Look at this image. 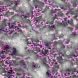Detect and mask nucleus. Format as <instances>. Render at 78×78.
I'll return each instance as SVG.
<instances>
[{
	"label": "nucleus",
	"mask_w": 78,
	"mask_h": 78,
	"mask_svg": "<svg viewBox=\"0 0 78 78\" xmlns=\"http://www.w3.org/2000/svg\"><path fill=\"white\" fill-rule=\"evenodd\" d=\"M76 51H78V49H77L75 51L76 54H74L75 53V52L73 53H71L69 56H67L68 58H71L72 56H78V53L76 52Z\"/></svg>",
	"instance_id": "3"
},
{
	"label": "nucleus",
	"mask_w": 78,
	"mask_h": 78,
	"mask_svg": "<svg viewBox=\"0 0 78 78\" xmlns=\"http://www.w3.org/2000/svg\"><path fill=\"white\" fill-rule=\"evenodd\" d=\"M27 44H31V43H27Z\"/></svg>",
	"instance_id": "44"
},
{
	"label": "nucleus",
	"mask_w": 78,
	"mask_h": 78,
	"mask_svg": "<svg viewBox=\"0 0 78 78\" xmlns=\"http://www.w3.org/2000/svg\"><path fill=\"white\" fill-rule=\"evenodd\" d=\"M24 18H27V17H28V16H24Z\"/></svg>",
	"instance_id": "32"
},
{
	"label": "nucleus",
	"mask_w": 78,
	"mask_h": 78,
	"mask_svg": "<svg viewBox=\"0 0 78 78\" xmlns=\"http://www.w3.org/2000/svg\"><path fill=\"white\" fill-rule=\"evenodd\" d=\"M57 16L55 15V17L54 18V19H56V17H57Z\"/></svg>",
	"instance_id": "40"
},
{
	"label": "nucleus",
	"mask_w": 78,
	"mask_h": 78,
	"mask_svg": "<svg viewBox=\"0 0 78 78\" xmlns=\"http://www.w3.org/2000/svg\"><path fill=\"white\" fill-rule=\"evenodd\" d=\"M67 20V18H66L64 19V21L65 23H64L63 24L61 23H60L59 24L60 25H64V26H66L67 25V22L66 21Z\"/></svg>",
	"instance_id": "5"
},
{
	"label": "nucleus",
	"mask_w": 78,
	"mask_h": 78,
	"mask_svg": "<svg viewBox=\"0 0 78 78\" xmlns=\"http://www.w3.org/2000/svg\"><path fill=\"white\" fill-rule=\"evenodd\" d=\"M59 55H60V56H64V55L62 54V53H61V52H59Z\"/></svg>",
	"instance_id": "18"
},
{
	"label": "nucleus",
	"mask_w": 78,
	"mask_h": 78,
	"mask_svg": "<svg viewBox=\"0 0 78 78\" xmlns=\"http://www.w3.org/2000/svg\"><path fill=\"white\" fill-rule=\"evenodd\" d=\"M4 50H5L6 51H0V55L1 54H3L5 53V54H7L8 51H12V55L14 56H17L18 55V52L16 50V49L14 48H11L8 45H5Z\"/></svg>",
	"instance_id": "1"
},
{
	"label": "nucleus",
	"mask_w": 78,
	"mask_h": 78,
	"mask_svg": "<svg viewBox=\"0 0 78 78\" xmlns=\"http://www.w3.org/2000/svg\"><path fill=\"white\" fill-rule=\"evenodd\" d=\"M76 21H77V20H78L77 19H76Z\"/></svg>",
	"instance_id": "51"
},
{
	"label": "nucleus",
	"mask_w": 78,
	"mask_h": 78,
	"mask_svg": "<svg viewBox=\"0 0 78 78\" xmlns=\"http://www.w3.org/2000/svg\"><path fill=\"white\" fill-rule=\"evenodd\" d=\"M2 62V61H0V63H1V62Z\"/></svg>",
	"instance_id": "48"
},
{
	"label": "nucleus",
	"mask_w": 78,
	"mask_h": 78,
	"mask_svg": "<svg viewBox=\"0 0 78 78\" xmlns=\"http://www.w3.org/2000/svg\"><path fill=\"white\" fill-rule=\"evenodd\" d=\"M11 4H12V2Z\"/></svg>",
	"instance_id": "52"
},
{
	"label": "nucleus",
	"mask_w": 78,
	"mask_h": 78,
	"mask_svg": "<svg viewBox=\"0 0 78 78\" xmlns=\"http://www.w3.org/2000/svg\"><path fill=\"white\" fill-rule=\"evenodd\" d=\"M12 70H10V72H9V74H11L12 73Z\"/></svg>",
	"instance_id": "23"
},
{
	"label": "nucleus",
	"mask_w": 78,
	"mask_h": 78,
	"mask_svg": "<svg viewBox=\"0 0 78 78\" xmlns=\"http://www.w3.org/2000/svg\"><path fill=\"white\" fill-rule=\"evenodd\" d=\"M76 78V76L75 75L73 76V78Z\"/></svg>",
	"instance_id": "31"
},
{
	"label": "nucleus",
	"mask_w": 78,
	"mask_h": 78,
	"mask_svg": "<svg viewBox=\"0 0 78 78\" xmlns=\"http://www.w3.org/2000/svg\"><path fill=\"white\" fill-rule=\"evenodd\" d=\"M6 19H4L3 21V24L0 26V31H6L7 29L5 28V26H6Z\"/></svg>",
	"instance_id": "2"
},
{
	"label": "nucleus",
	"mask_w": 78,
	"mask_h": 78,
	"mask_svg": "<svg viewBox=\"0 0 78 78\" xmlns=\"http://www.w3.org/2000/svg\"><path fill=\"white\" fill-rule=\"evenodd\" d=\"M27 78H29V77H27Z\"/></svg>",
	"instance_id": "62"
},
{
	"label": "nucleus",
	"mask_w": 78,
	"mask_h": 78,
	"mask_svg": "<svg viewBox=\"0 0 78 78\" xmlns=\"http://www.w3.org/2000/svg\"><path fill=\"white\" fill-rule=\"evenodd\" d=\"M77 2V3H78V2Z\"/></svg>",
	"instance_id": "63"
},
{
	"label": "nucleus",
	"mask_w": 78,
	"mask_h": 78,
	"mask_svg": "<svg viewBox=\"0 0 78 78\" xmlns=\"http://www.w3.org/2000/svg\"><path fill=\"white\" fill-rule=\"evenodd\" d=\"M17 75H20V73H17Z\"/></svg>",
	"instance_id": "34"
},
{
	"label": "nucleus",
	"mask_w": 78,
	"mask_h": 78,
	"mask_svg": "<svg viewBox=\"0 0 78 78\" xmlns=\"http://www.w3.org/2000/svg\"><path fill=\"white\" fill-rule=\"evenodd\" d=\"M17 71H21L22 70V69L21 68H19L18 69H16Z\"/></svg>",
	"instance_id": "19"
},
{
	"label": "nucleus",
	"mask_w": 78,
	"mask_h": 78,
	"mask_svg": "<svg viewBox=\"0 0 78 78\" xmlns=\"http://www.w3.org/2000/svg\"><path fill=\"white\" fill-rule=\"evenodd\" d=\"M68 22L69 24H70L71 25H73V20H71V21L69 20Z\"/></svg>",
	"instance_id": "10"
},
{
	"label": "nucleus",
	"mask_w": 78,
	"mask_h": 78,
	"mask_svg": "<svg viewBox=\"0 0 78 78\" xmlns=\"http://www.w3.org/2000/svg\"><path fill=\"white\" fill-rule=\"evenodd\" d=\"M20 32H21V31H22V30H20Z\"/></svg>",
	"instance_id": "47"
},
{
	"label": "nucleus",
	"mask_w": 78,
	"mask_h": 78,
	"mask_svg": "<svg viewBox=\"0 0 78 78\" xmlns=\"http://www.w3.org/2000/svg\"><path fill=\"white\" fill-rule=\"evenodd\" d=\"M62 48H64L65 47V46L64 45L62 44Z\"/></svg>",
	"instance_id": "27"
},
{
	"label": "nucleus",
	"mask_w": 78,
	"mask_h": 78,
	"mask_svg": "<svg viewBox=\"0 0 78 78\" xmlns=\"http://www.w3.org/2000/svg\"><path fill=\"white\" fill-rule=\"evenodd\" d=\"M32 51V53H33V51Z\"/></svg>",
	"instance_id": "53"
},
{
	"label": "nucleus",
	"mask_w": 78,
	"mask_h": 78,
	"mask_svg": "<svg viewBox=\"0 0 78 78\" xmlns=\"http://www.w3.org/2000/svg\"><path fill=\"white\" fill-rule=\"evenodd\" d=\"M71 14L72 15H73V14H74V13H73V12H71Z\"/></svg>",
	"instance_id": "38"
},
{
	"label": "nucleus",
	"mask_w": 78,
	"mask_h": 78,
	"mask_svg": "<svg viewBox=\"0 0 78 78\" xmlns=\"http://www.w3.org/2000/svg\"><path fill=\"white\" fill-rule=\"evenodd\" d=\"M45 45L46 47H47L49 49H50V47H49V44L48 43H46L45 44Z\"/></svg>",
	"instance_id": "15"
},
{
	"label": "nucleus",
	"mask_w": 78,
	"mask_h": 78,
	"mask_svg": "<svg viewBox=\"0 0 78 78\" xmlns=\"http://www.w3.org/2000/svg\"><path fill=\"white\" fill-rule=\"evenodd\" d=\"M16 5H17V3L16 2V5H15V6H16Z\"/></svg>",
	"instance_id": "39"
},
{
	"label": "nucleus",
	"mask_w": 78,
	"mask_h": 78,
	"mask_svg": "<svg viewBox=\"0 0 78 78\" xmlns=\"http://www.w3.org/2000/svg\"><path fill=\"white\" fill-rule=\"evenodd\" d=\"M69 11H72V9H69Z\"/></svg>",
	"instance_id": "45"
},
{
	"label": "nucleus",
	"mask_w": 78,
	"mask_h": 78,
	"mask_svg": "<svg viewBox=\"0 0 78 78\" xmlns=\"http://www.w3.org/2000/svg\"><path fill=\"white\" fill-rule=\"evenodd\" d=\"M19 64H22L23 65H25V63H24L23 61H21L20 62Z\"/></svg>",
	"instance_id": "14"
},
{
	"label": "nucleus",
	"mask_w": 78,
	"mask_h": 78,
	"mask_svg": "<svg viewBox=\"0 0 78 78\" xmlns=\"http://www.w3.org/2000/svg\"><path fill=\"white\" fill-rule=\"evenodd\" d=\"M38 51H40V50H39Z\"/></svg>",
	"instance_id": "57"
},
{
	"label": "nucleus",
	"mask_w": 78,
	"mask_h": 78,
	"mask_svg": "<svg viewBox=\"0 0 78 78\" xmlns=\"http://www.w3.org/2000/svg\"><path fill=\"white\" fill-rule=\"evenodd\" d=\"M13 10H15V9H16V7H13Z\"/></svg>",
	"instance_id": "30"
},
{
	"label": "nucleus",
	"mask_w": 78,
	"mask_h": 78,
	"mask_svg": "<svg viewBox=\"0 0 78 78\" xmlns=\"http://www.w3.org/2000/svg\"><path fill=\"white\" fill-rule=\"evenodd\" d=\"M31 46H32V47L33 46V45H31Z\"/></svg>",
	"instance_id": "58"
},
{
	"label": "nucleus",
	"mask_w": 78,
	"mask_h": 78,
	"mask_svg": "<svg viewBox=\"0 0 78 78\" xmlns=\"http://www.w3.org/2000/svg\"><path fill=\"white\" fill-rule=\"evenodd\" d=\"M54 67L56 69H59V66L56 62L55 63V66H54Z\"/></svg>",
	"instance_id": "8"
},
{
	"label": "nucleus",
	"mask_w": 78,
	"mask_h": 78,
	"mask_svg": "<svg viewBox=\"0 0 78 78\" xmlns=\"http://www.w3.org/2000/svg\"><path fill=\"white\" fill-rule=\"evenodd\" d=\"M62 37L61 36L60 37Z\"/></svg>",
	"instance_id": "56"
},
{
	"label": "nucleus",
	"mask_w": 78,
	"mask_h": 78,
	"mask_svg": "<svg viewBox=\"0 0 78 78\" xmlns=\"http://www.w3.org/2000/svg\"><path fill=\"white\" fill-rule=\"evenodd\" d=\"M26 67V66H25V67H24L25 68Z\"/></svg>",
	"instance_id": "54"
},
{
	"label": "nucleus",
	"mask_w": 78,
	"mask_h": 78,
	"mask_svg": "<svg viewBox=\"0 0 78 78\" xmlns=\"http://www.w3.org/2000/svg\"><path fill=\"white\" fill-rule=\"evenodd\" d=\"M2 58L3 59L5 58V55H4V56H2Z\"/></svg>",
	"instance_id": "28"
},
{
	"label": "nucleus",
	"mask_w": 78,
	"mask_h": 78,
	"mask_svg": "<svg viewBox=\"0 0 78 78\" xmlns=\"http://www.w3.org/2000/svg\"><path fill=\"white\" fill-rule=\"evenodd\" d=\"M55 11H54L53 10H52V11H51V12H54V13H55Z\"/></svg>",
	"instance_id": "33"
},
{
	"label": "nucleus",
	"mask_w": 78,
	"mask_h": 78,
	"mask_svg": "<svg viewBox=\"0 0 78 78\" xmlns=\"http://www.w3.org/2000/svg\"><path fill=\"white\" fill-rule=\"evenodd\" d=\"M78 14L75 15V16L74 17V18L75 19L76 18V17H77V16H78Z\"/></svg>",
	"instance_id": "24"
},
{
	"label": "nucleus",
	"mask_w": 78,
	"mask_h": 78,
	"mask_svg": "<svg viewBox=\"0 0 78 78\" xmlns=\"http://www.w3.org/2000/svg\"><path fill=\"white\" fill-rule=\"evenodd\" d=\"M42 53L43 54H44V55L46 56V55H48V51L45 50L44 51H42Z\"/></svg>",
	"instance_id": "6"
},
{
	"label": "nucleus",
	"mask_w": 78,
	"mask_h": 78,
	"mask_svg": "<svg viewBox=\"0 0 78 78\" xmlns=\"http://www.w3.org/2000/svg\"><path fill=\"white\" fill-rule=\"evenodd\" d=\"M19 26V27H20V24H18Z\"/></svg>",
	"instance_id": "49"
},
{
	"label": "nucleus",
	"mask_w": 78,
	"mask_h": 78,
	"mask_svg": "<svg viewBox=\"0 0 78 78\" xmlns=\"http://www.w3.org/2000/svg\"><path fill=\"white\" fill-rule=\"evenodd\" d=\"M52 72H55V68H54L52 70Z\"/></svg>",
	"instance_id": "26"
},
{
	"label": "nucleus",
	"mask_w": 78,
	"mask_h": 78,
	"mask_svg": "<svg viewBox=\"0 0 78 78\" xmlns=\"http://www.w3.org/2000/svg\"><path fill=\"white\" fill-rule=\"evenodd\" d=\"M8 25L9 26V28L10 29H11V28H14V26L12 25V27H11V26H10V23H8Z\"/></svg>",
	"instance_id": "11"
},
{
	"label": "nucleus",
	"mask_w": 78,
	"mask_h": 78,
	"mask_svg": "<svg viewBox=\"0 0 78 78\" xmlns=\"http://www.w3.org/2000/svg\"><path fill=\"white\" fill-rule=\"evenodd\" d=\"M62 9H64V8H62Z\"/></svg>",
	"instance_id": "59"
},
{
	"label": "nucleus",
	"mask_w": 78,
	"mask_h": 78,
	"mask_svg": "<svg viewBox=\"0 0 78 78\" xmlns=\"http://www.w3.org/2000/svg\"><path fill=\"white\" fill-rule=\"evenodd\" d=\"M37 1H36V0H34V2H36Z\"/></svg>",
	"instance_id": "43"
},
{
	"label": "nucleus",
	"mask_w": 78,
	"mask_h": 78,
	"mask_svg": "<svg viewBox=\"0 0 78 78\" xmlns=\"http://www.w3.org/2000/svg\"><path fill=\"white\" fill-rule=\"evenodd\" d=\"M69 14V13L67 12V13L66 15H68V14Z\"/></svg>",
	"instance_id": "41"
},
{
	"label": "nucleus",
	"mask_w": 78,
	"mask_h": 78,
	"mask_svg": "<svg viewBox=\"0 0 78 78\" xmlns=\"http://www.w3.org/2000/svg\"><path fill=\"white\" fill-rule=\"evenodd\" d=\"M49 28L50 30H55V26L53 25L52 26H50Z\"/></svg>",
	"instance_id": "9"
},
{
	"label": "nucleus",
	"mask_w": 78,
	"mask_h": 78,
	"mask_svg": "<svg viewBox=\"0 0 78 78\" xmlns=\"http://www.w3.org/2000/svg\"><path fill=\"white\" fill-rule=\"evenodd\" d=\"M61 43H62V41H59L58 42H55V44H61Z\"/></svg>",
	"instance_id": "17"
},
{
	"label": "nucleus",
	"mask_w": 78,
	"mask_h": 78,
	"mask_svg": "<svg viewBox=\"0 0 78 78\" xmlns=\"http://www.w3.org/2000/svg\"><path fill=\"white\" fill-rule=\"evenodd\" d=\"M36 67H37V66L35 65H33V68L34 69H35V68H36Z\"/></svg>",
	"instance_id": "20"
},
{
	"label": "nucleus",
	"mask_w": 78,
	"mask_h": 78,
	"mask_svg": "<svg viewBox=\"0 0 78 78\" xmlns=\"http://www.w3.org/2000/svg\"><path fill=\"white\" fill-rule=\"evenodd\" d=\"M53 62H55V61H56L55 60H53Z\"/></svg>",
	"instance_id": "37"
},
{
	"label": "nucleus",
	"mask_w": 78,
	"mask_h": 78,
	"mask_svg": "<svg viewBox=\"0 0 78 78\" xmlns=\"http://www.w3.org/2000/svg\"><path fill=\"white\" fill-rule=\"evenodd\" d=\"M70 71H72V72L73 73V71L71 69H67V72L68 73V75H70V73H69Z\"/></svg>",
	"instance_id": "13"
},
{
	"label": "nucleus",
	"mask_w": 78,
	"mask_h": 78,
	"mask_svg": "<svg viewBox=\"0 0 78 78\" xmlns=\"http://www.w3.org/2000/svg\"><path fill=\"white\" fill-rule=\"evenodd\" d=\"M76 3H73V6H74V7L76 6Z\"/></svg>",
	"instance_id": "22"
},
{
	"label": "nucleus",
	"mask_w": 78,
	"mask_h": 78,
	"mask_svg": "<svg viewBox=\"0 0 78 78\" xmlns=\"http://www.w3.org/2000/svg\"><path fill=\"white\" fill-rule=\"evenodd\" d=\"M64 15L63 13H58V16H60V17H62V16H64Z\"/></svg>",
	"instance_id": "12"
},
{
	"label": "nucleus",
	"mask_w": 78,
	"mask_h": 78,
	"mask_svg": "<svg viewBox=\"0 0 78 78\" xmlns=\"http://www.w3.org/2000/svg\"><path fill=\"white\" fill-rule=\"evenodd\" d=\"M77 77H78V76H77Z\"/></svg>",
	"instance_id": "64"
},
{
	"label": "nucleus",
	"mask_w": 78,
	"mask_h": 78,
	"mask_svg": "<svg viewBox=\"0 0 78 78\" xmlns=\"http://www.w3.org/2000/svg\"><path fill=\"white\" fill-rule=\"evenodd\" d=\"M49 63V64H53V63H52V62H50Z\"/></svg>",
	"instance_id": "42"
},
{
	"label": "nucleus",
	"mask_w": 78,
	"mask_h": 78,
	"mask_svg": "<svg viewBox=\"0 0 78 78\" xmlns=\"http://www.w3.org/2000/svg\"><path fill=\"white\" fill-rule=\"evenodd\" d=\"M69 41H70V40H68L66 42V44H69Z\"/></svg>",
	"instance_id": "21"
},
{
	"label": "nucleus",
	"mask_w": 78,
	"mask_h": 78,
	"mask_svg": "<svg viewBox=\"0 0 78 78\" xmlns=\"http://www.w3.org/2000/svg\"><path fill=\"white\" fill-rule=\"evenodd\" d=\"M12 31H10V32L9 33V34H12Z\"/></svg>",
	"instance_id": "29"
},
{
	"label": "nucleus",
	"mask_w": 78,
	"mask_h": 78,
	"mask_svg": "<svg viewBox=\"0 0 78 78\" xmlns=\"http://www.w3.org/2000/svg\"><path fill=\"white\" fill-rule=\"evenodd\" d=\"M46 75L50 77V71L48 70L46 73Z\"/></svg>",
	"instance_id": "7"
},
{
	"label": "nucleus",
	"mask_w": 78,
	"mask_h": 78,
	"mask_svg": "<svg viewBox=\"0 0 78 78\" xmlns=\"http://www.w3.org/2000/svg\"><path fill=\"white\" fill-rule=\"evenodd\" d=\"M35 8H37V5H35Z\"/></svg>",
	"instance_id": "35"
},
{
	"label": "nucleus",
	"mask_w": 78,
	"mask_h": 78,
	"mask_svg": "<svg viewBox=\"0 0 78 78\" xmlns=\"http://www.w3.org/2000/svg\"><path fill=\"white\" fill-rule=\"evenodd\" d=\"M74 72H76V71H75V70H74Z\"/></svg>",
	"instance_id": "46"
},
{
	"label": "nucleus",
	"mask_w": 78,
	"mask_h": 78,
	"mask_svg": "<svg viewBox=\"0 0 78 78\" xmlns=\"http://www.w3.org/2000/svg\"><path fill=\"white\" fill-rule=\"evenodd\" d=\"M56 10H57V9H55V11H56Z\"/></svg>",
	"instance_id": "61"
},
{
	"label": "nucleus",
	"mask_w": 78,
	"mask_h": 78,
	"mask_svg": "<svg viewBox=\"0 0 78 78\" xmlns=\"http://www.w3.org/2000/svg\"><path fill=\"white\" fill-rule=\"evenodd\" d=\"M72 34L73 35H76V33H75V32H74L72 33Z\"/></svg>",
	"instance_id": "25"
},
{
	"label": "nucleus",
	"mask_w": 78,
	"mask_h": 78,
	"mask_svg": "<svg viewBox=\"0 0 78 78\" xmlns=\"http://www.w3.org/2000/svg\"><path fill=\"white\" fill-rule=\"evenodd\" d=\"M42 62L43 65L46 66L47 67H48V64H47V61H46V58H43V59L42 60Z\"/></svg>",
	"instance_id": "4"
},
{
	"label": "nucleus",
	"mask_w": 78,
	"mask_h": 78,
	"mask_svg": "<svg viewBox=\"0 0 78 78\" xmlns=\"http://www.w3.org/2000/svg\"><path fill=\"white\" fill-rule=\"evenodd\" d=\"M78 64V62H77L76 64Z\"/></svg>",
	"instance_id": "55"
},
{
	"label": "nucleus",
	"mask_w": 78,
	"mask_h": 78,
	"mask_svg": "<svg viewBox=\"0 0 78 78\" xmlns=\"http://www.w3.org/2000/svg\"><path fill=\"white\" fill-rule=\"evenodd\" d=\"M56 55H57V54H55V55L56 56Z\"/></svg>",
	"instance_id": "50"
},
{
	"label": "nucleus",
	"mask_w": 78,
	"mask_h": 78,
	"mask_svg": "<svg viewBox=\"0 0 78 78\" xmlns=\"http://www.w3.org/2000/svg\"><path fill=\"white\" fill-rule=\"evenodd\" d=\"M17 30H19V28H17Z\"/></svg>",
	"instance_id": "60"
},
{
	"label": "nucleus",
	"mask_w": 78,
	"mask_h": 78,
	"mask_svg": "<svg viewBox=\"0 0 78 78\" xmlns=\"http://www.w3.org/2000/svg\"><path fill=\"white\" fill-rule=\"evenodd\" d=\"M57 59L58 60V61H60V60H62V57L61 56L60 57H57Z\"/></svg>",
	"instance_id": "16"
},
{
	"label": "nucleus",
	"mask_w": 78,
	"mask_h": 78,
	"mask_svg": "<svg viewBox=\"0 0 78 78\" xmlns=\"http://www.w3.org/2000/svg\"><path fill=\"white\" fill-rule=\"evenodd\" d=\"M53 22H52L50 23L51 24H53Z\"/></svg>",
	"instance_id": "36"
}]
</instances>
